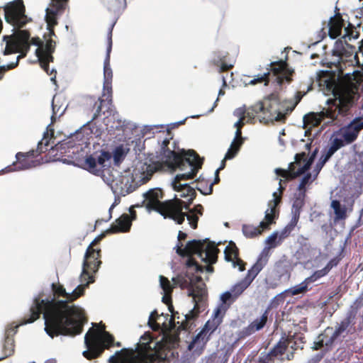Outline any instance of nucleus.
<instances>
[{"label":"nucleus","instance_id":"nucleus-1","mask_svg":"<svg viewBox=\"0 0 363 363\" xmlns=\"http://www.w3.org/2000/svg\"><path fill=\"white\" fill-rule=\"evenodd\" d=\"M54 297L43 298L40 294L35 297L29 313L21 320L19 325L32 323L43 314L45 320V330L51 337L59 335L74 336L80 334L86 323L84 310L69 301L70 295L60 284H52Z\"/></svg>","mask_w":363,"mask_h":363},{"label":"nucleus","instance_id":"nucleus-2","mask_svg":"<svg viewBox=\"0 0 363 363\" xmlns=\"http://www.w3.org/2000/svg\"><path fill=\"white\" fill-rule=\"evenodd\" d=\"M327 87L331 90L333 99L327 101L328 107L318 113H309L304 116L303 123L311 127L320 125L325 118L332 121L339 120V117H347L352 114V108L359 97L358 86L350 81H329Z\"/></svg>","mask_w":363,"mask_h":363},{"label":"nucleus","instance_id":"nucleus-3","mask_svg":"<svg viewBox=\"0 0 363 363\" xmlns=\"http://www.w3.org/2000/svg\"><path fill=\"white\" fill-rule=\"evenodd\" d=\"M164 159L160 160L157 157L147 158L141 167L143 174H145L143 179L150 180L152 174L159 171L169 169L184 171L189 169L186 172L176 175L172 185H177L182 184L183 180L194 179L203 164L202 160L194 150L186 152L183 150L181 154L174 150H164Z\"/></svg>","mask_w":363,"mask_h":363},{"label":"nucleus","instance_id":"nucleus-4","mask_svg":"<svg viewBox=\"0 0 363 363\" xmlns=\"http://www.w3.org/2000/svg\"><path fill=\"white\" fill-rule=\"evenodd\" d=\"M177 253L181 256H189L186 262L188 268L194 267L196 272H203L204 267L199 264L192 256L196 255L201 261L215 264L218 259L219 249L215 242L209 241L208 239L193 240L189 241L184 247L182 243L179 242Z\"/></svg>","mask_w":363,"mask_h":363},{"label":"nucleus","instance_id":"nucleus-5","mask_svg":"<svg viewBox=\"0 0 363 363\" xmlns=\"http://www.w3.org/2000/svg\"><path fill=\"white\" fill-rule=\"evenodd\" d=\"M286 104V99L281 101L279 92L274 91L249 107L247 114L250 119L262 114L259 121L265 123L273 121L285 123L287 116L290 114Z\"/></svg>","mask_w":363,"mask_h":363},{"label":"nucleus","instance_id":"nucleus-6","mask_svg":"<svg viewBox=\"0 0 363 363\" xmlns=\"http://www.w3.org/2000/svg\"><path fill=\"white\" fill-rule=\"evenodd\" d=\"M144 196L146 201L145 207L148 211H155L164 218L172 219L179 225L184 223L186 215L183 212L182 200L175 197L173 199L161 201L164 193L160 188L150 189Z\"/></svg>","mask_w":363,"mask_h":363},{"label":"nucleus","instance_id":"nucleus-7","mask_svg":"<svg viewBox=\"0 0 363 363\" xmlns=\"http://www.w3.org/2000/svg\"><path fill=\"white\" fill-rule=\"evenodd\" d=\"M207 295L206 286L203 282L202 278L200 276H197L194 279V281L192 286L190 287L188 293L189 296L193 298V301L195 303L193 309L190 310L188 313L184 315V319L179 321V316H177L178 312L174 313L172 310V315L169 318V324L175 326L176 323L178 324L177 330H188L191 329L194 320L199 315L198 302L201 301L204 297Z\"/></svg>","mask_w":363,"mask_h":363},{"label":"nucleus","instance_id":"nucleus-8","mask_svg":"<svg viewBox=\"0 0 363 363\" xmlns=\"http://www.w3.org/2000/svg\"><path fill=\"white\" fill-rule=\"evenodd\" d=\"M113 336L105 330V325L100 330L90 328L84 336L87 350L83 352V355L89 360L98 358L105 349L113 345Z\"/></svg>","mask_w":363,"mask_h":363},{"label":"nucleus","instance_id":"nucleus-9","mask_svg":"<svg viewBox=\"0 0 363 363\" xmlns=\"http://www.w3.org/2000/svg\"><path fill=\"white\" fill-rule=\"evenodd\" d=\"M269 67V68H267V71L263 74L255 75L249 84L255 85L264 83V86H268L272 81V83L281 88L284 82L290 83L292 81L291 75L294 71L288 67L286 61L272 62Z\"/></svg>","mask_w":363,"mask_h":363},{"label":"nucleus","instance_id":"nucleus-10","mask_svg":"<svg viewBox=\"0 0 363 363\" xmlns=\"http://www.w3.org/2000/svg\"><path fill=\"white\" fill-rule=\"evenodd\" d=\"M50 137L48 131L44 133L43 140L38 143V148L36 150H30L27 152H19L16 153V161L14 162L12 165L8 166L5 168L6 172H9L13 170H23L34 167L37 165V161L34 159L40 155L41 153L46 152L48 148V147L50 144L54 136V130L50 129ZM52 144H55V141H52Z\"/></svg>","mask_w":363,"mask_h":363},{"label":"nucleus","instance_id":"nucleus-11","mask_svg":"<svg viewBox=\"0 0 363 363\" xmlns=\"http://www.w3.org/2000/svg\"><path fill=\"white\" fill-rule=\"evenodd\" d=\"M275 199L268 202V209L265 211L264 221H262L259 225L256 227L252 225L245 224L242 225V233L245 237L252 238L261 235L264 230L269 229L270 225L274 223V220L279 217L277 206L281 203V198L276 196Z\"/></svg>","mask_w":363,"mask_h":363},{"label":"nucleus","instance_id":"nucleus-12","mask_svg":"<svg viewBox=\"0 0 363 363\" xmlns=\"http://www.w3.org/2000/svg\"><path fill=\"white\" fill-rule=\"evenodd\" d=\"M38 46L35 50L36 56L38 57L40 67L44 71L51 76V80L55 82L56 71L52 69L50 71L49 63L53 62L54 57L53 52L55 50L56 43L52 39H49L44 45L43 42L38 37L32 38L30 41V45Z\"/></svg>","mask_w":363,"mask_h":363},{"label":"nucleus","instance_id":"nucleus-13","mask_svg":"<svg viewBox=\"0 0 363 363\" xmlns=\"http://www.w3.org/2000/svg\"><path fill=\"white\" fill-rule=\"evenodd\" d=\"M315 152L309 158H308L307 154L304 152L296 154L295 155V161L289 164L288 169H276V174L286 179V180H292L299 177L310 169L313 162Z\"/></svg>","mask_w":363,"mask_h":363},{"label":"nucleus","instance_id":"nucleus-14","mask_svg":"<svg viewBox=\"0 0 363 363\" xmlns=\"http://www.w3.org/2000/svg\"><path fill=\"white\" fill-rule=\"evenodd\" d=\"M363 307V291L350 305L345 317L340 321V326L337 332L350 329L354 333H359L363 329V320L357 322L359 310Z\"/></svg>","mask_w":363,"mask_h":363},{"label":"nucleus","instance_id":"nucleus-15","mask_svg":"<svg viewBox=\"0 0 363 363\" xmlns=\"http://www.w3.org/2000/svg\"><path fill=\"white\" fill-rule=\"evenodd\" d=\"M5 19L7 23L16 28H22L26 23L27 18L25 6L23 0L13 1L9 3L4 9Z\"/></svg>","mask_w":363,"mask_h":363},{"label":"nucleus","instance_id":"nucleus-16","mask_svg":"<svg viewBox=\"0 0 363 363\" xmlns=\"http://www.w3.org/2000/svg\"><path fill=\"white\" fill-rule=\"evenodd\" d=\"M101 264V249H92L91 247H88L84 257L82 277H94L93 274L99 270Z\"/></svg>","mask_w":363,"mask_h":363},{"label":"nucleus","instance_id":"nucleus-17","mask_svg":"<svg viewBox=\"0 0 363 363\" xmlns=\"http://www.w3.org/2000/svg\"><path fill=\"white\" fill-rule=\"evenodd\" d=\"M111 158V154L107 151H101L100 155L97 152L87 155L85 158L84 166L89 172L99 175L104 169L108 166L106 164Z\"/></svg>","mask_w":363,"mask_h":363},{"label":"nucleus","instance_id":"nucleus-18","mask_svg":"<svg viewBox=\"0 0 363 363\" xmlns=\"http://www.w3.org/2000/svg\"><path fill=\"white\" fill-rule=\"evenodd\" d=\"M30 33L26 30H20L13 35V38L19 43L23 51L22 55H18L16 57V61L0 67V73H5L8 70L16 68L18 65L19 60L26 56L30 50Z\"/></svg>","mask_w":363,"mask_h":363},{"label":"nucleus","instance_id":"nucleus-19","mask_svg":"<svg viewBox=\"0 0 363 363\" xmlns=\"http://www.w3.org/2000/svg\"><path fill=\"white\" fill-rule=\"evenodd\" d=\"M250 284L244 279L232 286L230 291H225L220 296V303L227 310L237 300Z\"/></svg>","mask_w":363,"mask_h":363},{"label":"nucleus","instance_id":"nucleus-20","mask_svg":"<svg viewBox=\"0 0 363 363\" xmlns=\"http://www.w3.org/2000/svg\"><path fill=\"white\" fill-rule=\"evenodd\" d=\"M362 129H363L362 120L360 118H356L347 125L341 128L337 133L341 134L345 143L349 145L357 140Z\"/></svg>","mask_w":363,"mask_h":363},{"label":"nucleus","instance_id":"nucleus-21","mask_svg":"<svg viewBox=\"0 0 363 363\" xmlns=\"http://www.w3.org/2000/svg\"><path fill=\"white\" fill-rule=\"evenodd\" d=\"M69 0H51L46 9L45 20L48 27L54 28L57 24V16L64 13Z\"/></svg>","mask_w":363,"mask_h":363},{"label":"nucleus","instance_id":"nucleus-22","mask_svg":"<svg viewBox=\"0 0 363 363\" xmlns=\"http://www.w3.org/2000/svg\"><path fill=\"white\" fill-rule=\"evenodd\" d=\"M333 55L340 57L341 60L345 59L347 61L352 62V57H354L359 62L356 48L349 44L347 42L338 39L335 44L333 50Z\"/></svg>","mask_w":363,"mask_h":363},{"label":"nucleus","instance_id":"nucleus-23","mask_svg":"<svg viewBox=\"0 0 363 363\" xmlns=\"http://www.w3.org/2000/svg\"><path fill=\"white\" fill-rule=\"evenodd\" d=\"M269 313V308H268L260 317L257 318L248 326L239 331L238 333V340L245 339L255 332L262 330L267 322Z\"/></svg>","mask_w":363,"mask_h":363},{"label":"nucleus","instance_id":"nucleus-24","mask_svg":"<svg viewBox=\"0 0 363 363\" xmlns=\"http://www.w3.org/2000/svg\"><path fill=\"white\" fill-rule=\"evenodd\" d=\"M340 326V322L337 323L335 330L332 335L328 337L326 340H324V337H325V335H320L318 338V341L314 342V346L313 347V349L314 350H318L323 348L324 346L327 347H330L334 344V342L340 337H345V335H353L354 333L350 329H346L344 331L337 332V330L339 329V327Z\"/></svg>","mask_w":363,"mask_h":363},{"label":"nucleus","instance_id":"nucleus-25","mask_svg":"<svg viewBox=\"0 0 363 363\" xmlns=\"http://www.w3.org/2000/svg\"><path fill=\"white\" fill-rule=\"evenodd\" d=\"M225 307L218 305L214 310L211 319L208 320L204 325L202 330L211 336L218 326L223 322V317L227 312Z\"/></svg>","mask_w":363,"mask_h":363},{"label":"nucleus","instance_id":"nucleus-26","mask_svg":"<svg viewBox=\"0 0 363 363\" xmlns=\"http://www.w3.org/2000/svg\"><path fill=\"white\" fill-rule=\"evenodd\" d=\"M269 259V256L267 252H264V251L259 256L257 262L253 264V266L247 271V275L244 278V279L251 284L252 281L255 279V277L258 275V274L262 271V269L264 267V266L267 264Z\"/></svg>","mask_w":363,"mask_h":363},{"label":"nucleus","instance_id":"nucleus-27","mask_svg":"<svg viewBox=\"0 0 363 363\" xmlns=\"http://www.w3.org/2000/svg\"><path fill=\"white\" fill-rule=\"evenodd\" d=\"M131 225L132 223L129 215L123 213L111 224V227L106 230V233H126L130 230Z\"/></svg>","mask_w":363,"mask_h":363},{"label":"nucleus","instance_id":"nucleus-28","mask_svg":"<svg viewBox=\"0 0 363 363\" xmlns=\"http://www.w3.org/2000/svg\"><path fill=\"white\" fill-rule=\"evenodd\" d=\"M174 189L180 192V196L182 198L188 199V203H185L184 201V203L182 204L183 209L189 210V206L193 202L194 199L196 196V192L194 187H191L188 184H179L177 185H172Z\"/></svg>","mask_w":363,"mask_h":363},{"label":"nucleus","instance_id":"nucleus-29","mask_svg":"<svg viewBox=\"0 0 363 363\" xmlns=\"http://www.w3.org/2000/svg\"><path fill=\"white\" fill-rule=\"evenodd\" d=\"M114 24H113L108 33V46L106 49V56L104 62V82H112L113 72L110 65V55L112 50V31Z\"/></svg>","mask_w":363,"mask_h":363},{"label":"nucleus","instance_id":"nucleus-30","mask_svg":"<svg viewBox=\"0 0 363 363\" xmlns=\"http://www.w3.org/2000/svg\"><path fill=\"white\" fill-rule=\"evenodd\" d=\"M328 35L332 39H335L341 35L342 29L345 26V21L340 13L331 17L328 22Z\"/></svg>","mask_w":363,"mask_h":363},{"label":"nucleus","instance_id":"nucleus-31","mask_svg":"<svg viewBox=\"0 0 363 363\" xmlns=\"http://www.w3.org/2000/svg\"><path fill=\"white\" fill-rule=\"evenodd\" d=\"M211 63L218 67L220 73L227 72L233 67V64L228 60V53L223 54L221 52H215Z\"/></svg>","mask_w":363,"mask_h":363},{"label":"nucleus","instance_id":"nucleus-32","mask_svg":"<svg viewBox=\"0 0 363 363\" xmlns=\"http://www.w3.org/2000/svg\"><path fill=\"white\" fill-rule=\"evenodd\" d=\"M163 314L160 315L156 310H154L149 317L148 325L151 329L154 331H159L160 330H167L168 329V325L166 321L168 320L169 315L166 314L164 321L160 324V318Z\"/></svg>","mask_w":363,"mask_h":363},{"label":"nucleus","instance_id":"nucleus-33","mask_svg":"<svg viewBox=\"0 0 363 363\" xmlns=\"http://www.w3.org/2000/svg\"><path fill=\"white\" fill-rule=\"evenodd\" d=\"M347 145L342 138H334L328 150L325 151L320 158L321 167L333 155V154Z\"/></svg>","mask_w":363,"mask_h":363},{"label":"nucleus","instance_id":"nucleus-34","mask_svg":"<svg viewBox=\"0 0 363 363\" xmlns=\"http://www.w3.org/2000/svg\"><path fill=\"white\" fill-rule=\"evenodd\" d=\"M90 99L92 102H94L91 109V111H94V114L91 121H89V123L97 119L102 113H104L106 111H108L111 106V105H107V101L104 99L99 98L96 101L94 97H90Z\"/></svg>","mask_w":363,"mask_h":363},{"label":"nucleus","instance_id":"nucleus-35","mask_svg":"<svg viewBox=\"0 0 363 363\" xmlns=\"http://www.w3.org/2000/svg\"><path fill=\"white\" fill-rule=\"evenodd\" d=\"M210 338L211 335L201 330V332L193 339L189 345L188 348L189 350L196 348V350L201 352L203 350L206 343L208 342Z\"/></svg>","mask_w":363,"mask_h":363},{"label":"nucleus","instance_id":"nucleus-36","mask_svg":"<svg viewBox=\"0 0 363 363\" xmlns=\"http://www.w3.org/2000/svg\"><path fill=\"white\" fill-rule=\"evenodd\" d=\"M291 267L290 263L286 259H280L274 264V272L279 279L283 277L289 279L291 277Z\"/></svg>","mask_w":363,"mask_h":363},{"label":"nucleus","instance_id":"nucleus-37","mask_svg":"<svg viewBox=\"0 0 363 363\" xmlns=\"http://www.w3.org/2000/svg\"><path fill=\"white\" fill-rule=\"evenodd\" d=\"M80 281L82 284L79 285L71 294H69L70 303L84 295L85 289L89 286V284L94 282V277L82 278L81 274Z\"/></svg>","mask_w":363,"mask_h":363},{"label":"nucleus","instance_id":"nucleus-38","mask_svg":"<svg viewBox=\"0 0 363 363\" xmlns=\"http://www.w3.org/2000/svg\"><path fill=\"white\" fill-rule=\"evenodd\" d=\"M4 40L6 41V48L4 50V55H7L13 53H20L22 55L23 48L19 43L13 38V35H5Z\"/></svg>","mask_w":363,"mask_h":363},{"label":"nucleus","instance_id":"nucleus-39","mask_svg":"<svg viewBox=\"0 0 363 363\" xmlns=\"http://www.w3.org/2000/svg\"><path fill=\"white\" fill-rule=\"evenodd\" d=\"M105 6L109 12L118 14L126 8V0H105Z\"/></svg>","mask_w":363,"mask_h":363},{"label":"nucleus","instance_id":"nucleus-40","mask_svg":"<svg viewBox=\"0 0 363 363\" xmlns=\"http://www.w3.org/2000/svg\"><path fill=\"white\" fill-rule=\"evenodd\" d=\"M196 185L195 189L201 192L203 195H210L213 192L212 184H210L209 181L205 179L201 175L198 179L195 181Z\"/></svg>","mask_w":363,"mask_h":363},{"label":"nucleus","instance_id":"nucleus-41","mask_svg":"<svg viewBox=\"0 0 363 363\" xmlns=\"http://www.w3.org/2000/svg\"><path fill=\"white\" fill-rule=\"evenodd\" d=\"M289 345V343L286 337H282L277 345L272 349L267 356L277 357L278 355L284 354Z\"/></svg>","mask_w":363,"mask_h":363},{"label":"nucleus","instance_id":"nucleus-42","mask_svg":"<svg viewBox=\"0 0 363 363\" xmlns=\"http://www.w3.org/2000/svg\"><path fill=\"white\" fill-rule=\"evenodd\" d=\"M331 207L334 210L335 220H345L347 218V208L345 206H342L339 201H332Z\"/></svg>","mask_w":363,"mask_h":363},{"label":"nucleus","instance_id":"nucleus-43","mask_svg":"<svg viewBox=\"0 0 363 363\" xmlns=\"http://www.w3.org/2000/svg\"><path fill=\"white\" fill-rule=\"evenodd\" d=\"M194 281V279L187 277V276L178 275L177 277L172 278V282L175 287L179 286L182 289H187L188 292L189 291L190 287L192 286Z\"/></svg>","mask_w":363,"mask_h":363},{"label":"nucleus","instance_id":"nucleus-44","mask_svg":"<svg viewBox=\"0 0 363 363\" xmlns=\"http://www.w3.org/2000/svg\"><path fill=\"white\" fill-rule=\"evenodd\" d=\"M6 333H9V330H6ZM14 340L12 337H9V334H7L3 345L4 357L0 358V361L12 356L14 353Z\"/></svg>","mask_w":363,"mask_h":363},{"label":"nucleus","instance_id":"nucleus-45","mask_svg":"<svg viewBox=\"0 0 363 363\" xmlns=\"http://www.w3.org/2000/svg\"><path fill=\"white\" fill-rule=\"evenodd\" d=\"M286 339L289 344H292L291 347L293 350L303 349V344L305 343V337L302 333H294L292 335H289Z\"/></svg>","mask_w":363,"mask_h":363},{"label":"nucleus","instance_id":"nucleus-46","mask_svg":"<svg viewBox=\"0 0 363 363\" xmlns=\"http://www.w3.org/2000/svg\"><path fill=\"white\" fill-rule=\"evenodd\" d=\"M225 259L228 262L233 261L239 257V250L233 242H230L224 250Z\"/></svg>","mask_w":363,"mask_h":363},{"label":"nucleus","instance_id":"nucleus-47","mask_svg":"<svg viewBox=\"0 0 363 363\" xmlns=\"http://www.w3.org/2000/svg\"><path fill=\"white\" fill-rule=\"evenodd\" d=\"M306 194L299 192L296 195L292 205V213L300 214L305 203Z\"/></svg>","mask_w":363,"mask_h":363},{"label":"nucleus","instance_id":"nucleus-48","mask_svg":"<svg viewBox=\"0 0 363 363\" xmlns=\"http://www.w3.org/2000/svg\"><path fill=\"white\" fill-rule=\"evenodd\" d=\"M359 35V33L356 30V28L352 23H349L347 26L345 28V34L341 39L343 41L347 42L352 39H357Z\"/></svg>","mask_w":363,"mask_h":363},{"label":"nucleus","instance_id":"nucleus-49","mask_svg":"<svg viewBox=\"0 0 363 363\" xmlns=\"http://www.w3.org/2000/svg\"><path fill=\"white\" fill-rule=\"evenodd\" d=\"M322 168L321 165L318 167V172L316 173V174L314 176V177L312 179V175L311 173H306L303 177L302 178V179L301 180V182L298 186V191L299 192H303L304 194H306V186L308 185V184H310L312 183V182L313 180L315 179L320 169Z\"/></svg>","mask_w":363,"mask_h":363},{"label":"nucleus","instance_id":"nucleus-50","mask_svg":"<svg viewBox=\"0 0 363 363\" xmlns=\"http://www.w3.org/2000/svg\"><path fill=\"white\" fill-rule=\"evenodd\" d=\"M243 141L241 140H234L230 145V148L225 155V160H231L235 157V155L239 152L241 145H242Z\"/></svg>","mask_w":363,"mask_h":363},{"label":"nucleus","instance_id":"nucleus-51","mask_svg":"<svg viewBox=\"0 0 363 363\" xmlns=\"http://www.w3.org/2000/svg\"><path fill=\"white\" fill-rule=\"evenodd\" d=\"M310 282H308L306 279H305L304 281H302L301 284L296 285L294 287H291L286 291L289 293L291 296L304 294L308 291V286Z\"/></svg>","mask_w":363,"mask_h":363},{"label":"nucleus","instance_id":"nucleus-52","mask_svg":"<svg viewBox=\"0 0 363 363\" xmlns=\"http://www.w3.org/2000/svg\"><path fill=\"white\" fill-rule=\"evenodd\" d=\"M247 109L243 110V109H239L237 112L238 116H239V120L235 123V127L236 128L242 129V128L244 126L245 123V120L247 119V123H252V121L255 118H250L247 116Z\"/></svg>","mask_w":363,"mask_h":363},{"label":"nucleus","instance_id":"nucleus-53","mask_svg":"<svg viewBox=\"0 0 363 363\" xmlns=\"http://www.w3.org/2000/svg\"><path fill=\"white\" fill-rule=\"evenodd\" d=\"M112 82H104V92L102 97L107 101V105L112 104Z\"/></svg>","mask_w":363,"mask_h":363},{"label":"nucleus","instance_id":"nucleus-54","mask_svg":"<svg viewBox=\"0 0 363 363\" xmlns=\"http://www.w3.org/2000/svg\"><path fill=\"white\" fill-rule=\"evenodd\" d=\"M160 283L161 288L164 291V293H166V294H172V293L173 289L175 287V286L174 285V283L172 284L170 283L169 280L167 277H165L162 275H160Z\"/></svg>","mask_w":363,"mask_h":363},{"label":"nucleus","instance_id":"nucleus-55","mask_svg":"<svg viewBox=\"0 0 363 363\" xmlns=\"http://www.w3.org/2000/svg\"><path fill=\"white\" fill-rule=\"evenodd\" d=\"M302 97L303 94L300 91H298L296 94L294 99H286V101L287 102L286 106L288 108V113H291L294 111L298 104L301 101Z\"/></svg>","mask_w":363,"mask_h":363},{"label":"nucleus","instance_id":"nucleus-56","mask_svg":"<svg viewBox=\"0 0 363 363\" xmlns=\"http://www.w3.org/2000/svg\"><path fill=\"white\" fill-rule=\"evenodd\" d=\"M328 273V270L324 267L321 269L315 271L310 277L306 278V280L311 284L326 276Z\"/></svg>","mask_w":363,"mask_h":363},{"label":"nucleus","instance_id":"nucleus-57","mask_svg":"<svg viewBox=\"0 0 363 363\" xmlns=\"http://www.w3.org/2000/svg\"><path fill=\"white\" fill-rule=\"evenodd\" d=\"M125 156L124 148L122 145L118 146L113 151V160L116 163L121 162Z\"/></svg>","mask_w":363,"mask_h":363},{"label":"nucleus","instance_id":"nucleus-58","mask_svg":"<svg viewBox=\"0 0 363 363\" xmlns=\"http://www.w3.org/2000/svg\"><path fill=\"white\" fill-rule=\"evenodd\" d=\"M278 239V233L274 232L266 240V244L268 245V248H274L281 242Z\"/></svg>","mask_w":363,"mask_h":363},{"label":"nucleus","instance_id":"nucleus-59","mask_svg":"<svg viewBox=\"0 0 363 363\" xmlns=\"http://www.w3.org/2000/svg\"><path fill=\"white\" fill-rule=\"evenodd\" d=\"M337 352V359L340 362L349 361L352 355L350 351L345 348L338 350Z\"/></svg>","mask_w":363,"mask_h":363},{"label":"nucleus","instance_id":"nucleus-60","mask_svg":"<svg viewBox=\"0 0 363 363\" xmlns=\"http://www.w3.org/2000/svg\"><path fill=\"white\" fill-rule=\"evenodd\" d=\"M71 143V141H69V142H60V143H57V144H55V146L53 147H51L50 150H60V153L61 154H63L65 153L66 151H65V149L67 147V148H69V147H72V145L70 144Z\"/></svg>","mask_w":363,"mask_h":363},{"label":"nucleus","instance_id":"nucleus-61","mask_svg":"<svg viewBox=\"0 0 363 363\" xmlns=\"http://www.w3.org/2000/svg\"><path fill=\"white\" fill-rule=\"evenodd\" d=\"M185 217H186L187 220L189 222V225L193 229H196L198 226L199 217L196 214L191 213L187 215L186 213Z\"/></svg>","mask_w":363,"mask_h":363},{"label":"nucleus","instance_id":"nucleus-62","mask_svg":"<svg viewBox=\"0 0 363 363\" xmlns=\"http://www.w3.org/2000/svg\"><path fill=\"white\" fill-rule=\"evenodd\" d=\"M233 263V267H238L240 272H242L245 269L246 263L242 260L239 257L234 259L233 261H230Z\"/></svg>","mask_w":363,"mask_h":363},{"label":"nucleus","instance_id":"nucleus-63","mask_svg":"<svg viewBox=\"0 0 363 363\" xmlns=\"http://www.w3.org/2000/svg\"><path fill=\"white\" fill-rule=\"evenodd\" d=\"M341 260V258L340 257H335L333 259H331L328 262V264L325 265V268L328 270V272H330V271L335 267L337 266L338 264L340 263Z\"/></svg>","mask_w":363,"mask_h":363},{"label":"nucleus","instance_id":"nucleus-64","mask_svg":"<svg viewBox=\"0 0 363 363\" xmlns=\"http://www.w3.org/2000/svg\"><path fill=\"white\" fill-rule=\"evenodd\" d=\"M108 234L106 233V230L101 233V235H98L95 239L90 243V245L88 247H91L92 249H96L95 247L99 244V242L101 241V240L105 238L106 235Z\"/></svg>","mask_w":363,"mask_h":363}]
</instances>
